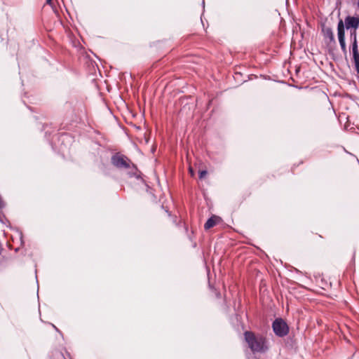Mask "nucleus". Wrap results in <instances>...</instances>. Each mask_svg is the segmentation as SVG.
I'll return each mask as SVG.
<instances>
[{
	"label": "nucleus",
	"mask_w": 359,
	"mask_h": 359,
	"mask_svg": "<svg viewBox=\"0 0 359 359\" xmlns=\"http://www.w3.org/2000/svg\"><path fill=\"white\" fill-rule=\"evenodd\" d=\"M244 338L253 353H264L269 349L266 339L262 334H256L251 331H245Z\"/></svg>",
	"instance_id": "1"
},
{
	"label": "nucleus",
	"mask_w": 359,
	"mask_h": 359,
	"mask_svg": "<svg viewBox=\"0 0 359 359\" xmlns=\"http://www.w3.org/2000/svg\"><path fill=\"white\" fill-rule=\"evenodd\" d=\"M272 328L276 336L283 337L289 332L287 324L282 318H276L272 323Z\"/></svg>",
	"instance_id": "2"
},
{
	"label": "nucleus",
	"mask_w": 359,
	"mask_h": 359,
	"mask_svg": "<svg viewBox=\"0 0 359 359\" xmlns=\"http://www.w3.org/2000/svg\"><path fill=\"white\" fill-rule=\"evenodd\" d=\"M111 163L117 168H130V161L124 155L116 154L111 157Z\"/></svg>",
	"instance_id": "3"
},
{
	"label": "nucleus",
	"mask_w": 359,
	"mask_h": 359,
	"mask_svg": "<svg viewBox=\"0 0 359 359\" xmlns=\"http://www.w3.org/2000/svg\"><path fill=\"white\" fill-rule=\"evenodd\" d=\"M338 39L344 53H346V46L345 43L344 25L341 20H339L337 25Z\"/></svg>",
	"instance_id": "4"
},
{
	"label": "nucleus",
	"mask_w": 359,
	"mask_h": 359,
	"mask_svg": "<svg viewBox=\"0 0 359 359\" xmlns=\"http://www.w3.org/2000/svg\"><path fill=\"white\" fill-rule=\"evenodd\" d=\"M338 39L344 53H346V46L345 43L344 25L341 20H339L337 25Z\"/></svg>",
	"instance_id": "5"
},
{
	"label": "nucleus",
	"mask_w": 359,
	"mask_h": 359,
	"mask_svg": "<svg viewBox=\"0 0 359 359\" xmlns=\"http://www.w3.org/2000/svg\"><path fill=\"white\" fill-rule=\"evenodd\" d=\"M351 39L353 40L352 51L353 60L356 67H359V52L358 49V42L356 39V31H351Z\"/></svg>",
	"instance_id": "6"
},
{
	"label": "nucleus",
	"mask_w": 359,
	"mask_h": 359,
	"mask_svg": "<svg viewBox=\"0 0 359 359\" xmlns=\"http://www.w3.org/2000/svg\"><path fill=\"white\" fill-rule=\"evenodd\" d=\"M344 25L347 29L353 28V30L355 31L359 26V18L357 17L347 16L344 20Z\"/></svg>",
	"instance_id": "7"
},
{
	"label": "nucleus",
	"mask_w": 359,
	"mask_h": 359,
	"mask_svg": "<svg viewBox=\"0 0 359 359\" xmlns=\"http://www.w3.org/2000/svg\"><path fill=\"white\" fill-rule=\"evenodd\" d=\"M326 43L335 44V39L333 32L330 27H323L322 29Z\"/></svg>",
	"instance_id": "8"
},
{
	"label": "nucleus",
	"mask_w": 359,
	"mask_h": 359,
	"mask_svg": "<svg viewBox=\"0 0 359 359\" xmlns=\"http://www.w3.org/2000/svg\"><path fill=\"white\" fill-rule=\"evenodd\" d=\"M221 221V218L216 215L211 216L207 222L204 224V229L205 230H208L215 226H216L217 224H219Z\"/></svg>",
	"instance_id": "9"
},
{
	"label": "nucleus",
	"mask_w": 359,
	"mask_h": 359,
	"mask_svg": "<svg viewBox=\"0 0 359 359\" xmlns=\"http://www.w3.org/2000/svg\"><path fill=\"white\" fill-rule=\"evenodd\" d=\"M198 174H199V178L201 180L206 176V175L208 174V172L205 170H200Z\"/></svg>",
	"instance_id": "10"
},
{
	"label": "nucleus",
	"mask_w": 359,
	"mask_h": 359,
	"mask_svg": "<svg viewBox=\"0 0 359 359\" xmlns=\"http://www.w3.org/2000/svg\"><path fill=\"white\" fill-rule=\"evenodd\" d=\"M320 284H319V287L322 289H324L325 287L327 285V281H325L323 278H320Z\"/></svg>",
	"instance_id": "11"
},
{
	"label": "nucleus",
	"mask_w": 359,
	"mask_h": 359,
	"mask_svg": "<svg viewBox=\"0 0 359 359\" xmlns=\"http://www.w3.org/2000/svg\"><path fill=\"white\" fill-rule=\"evenodd\" d=\"M189 172L191 173V175H194V170L191 168H189Z\"/></svg>",
	"instance_id": "12"
},
{
	"label": "nucleus",
	"mask_w": 359,
	"mask_h": 359,
	"mask_svg": "<svg viewBox=\"0 0 359 359\" xmlns=\"http://www.w3.org/2000/svg\"><path fill=\"white\" fill-rule=\"evenodd\" d=\"M315 280H316V283L317 282H318V278H317V277H316V278H315Z\"/></svg>",
	"instance_id": "13"
},
{
	"label": "nucleus",
	"mask_w": 359,
	"mask_h": 359,
	"mask_svg": "<svg viewBox=\"0 0 359 359\" xmlns=\"http://www.w3.org/2000/svg\"><path fill=\"white\" fill-rule=\"evenodd\" d=\"M46 2H47L48 4H50L51 0H46Z\"/></svg>",
	"instance_id": "14"
},
{
	"label": "nucleus",
	"mask_w": 359,
	"mask_h": 359,
	"mask_svg": "<svg viewBox=\"0 0 359 359\" xmlns=\"http://www.w3.org/2000/svg\"><path fill=\"white\" fill-rule=\"evenodd\" d=\"M358 7L359 8V0H358Z\"/></svg>",
	"instance_id": "15"
}]
</instances>
